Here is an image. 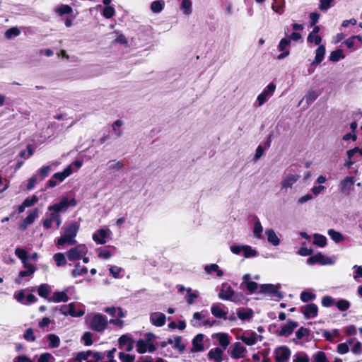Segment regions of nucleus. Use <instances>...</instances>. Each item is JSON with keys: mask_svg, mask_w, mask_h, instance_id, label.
<instances>
[{"mask_svg": "<svg viewBox=\"0 0 362 362\" xmlns=\"http://www.w3.org/2000/svg\"><path fill=\"white\" fill-rule=\"evenodd\" d=\"M88 273V269L86 267H79V264H78L76 265V267L72 270L71 274L74 277H76L78 276H81L83 274H86Z\"/></svg>", "mask_w": 362, "mask_h": 362, "instance_id": "obj_48", "label": "nucleus"}, {"mask_svg": "<svg viewBox=\"0 0 362 362\" xmlns=\"http://www.w3.org/2000/svg\"><path fill=\"white\" fill-rule=\"evenodd\" d=\"M328 235L337 243L342 242L344 240L343 235L334 229H329L328 230Z\"/></svg>", "mask_w": 362, "mask_h": 362, "instance_id": "obj_37", "label": "nucleus"}, {"mask_svg": "<svg viewBox=\"0 0 362 362\" xmlns=\"http://www.w3.org/2000/svg\"><path fill=\"white\" fill-rule=\"evenodd\" d=\"M308 264H320L321 265H330L334 263L332 258L322 255L321 252H318L315 255L310 256L307 259Z\"/></svg>", "mask_w": 362, "mask_h": 362, "instance_id": "obj_9", "label": "nucleus"}, {"mask_svg": "<svg viewBox=\"0 0 362 362\" xmlns=\"http://www.w3.org/2000/svg\"><path fill=\"white\" fill-rule=\"evenodd\" d=\"M354 185V179L353 177L346 176L339 184L340 191L341 193L349 195Z\"/></svg>", "mask_w": 362, "mask_h": 362, "instance_id": "obj_18", "label": "nucleus"}, {"mask_svg": "<svg viewBox=\"0 0 362 362\" xmlns=\"http://www.w3.org/2000/svg\"><path fill=\"white\" fill-rule=\"evenodd\" d=\"M223 351L221 348L211 349L208 353V357L214 362H222Z\"/></svg>", "mask_w": 362, "mask_h": 362, "instance_id": "obj_24", "label": "nucleus"}, {"mask_svg": "<svg viewBox=\"0 0 362 362\" xmlns=\"http://www.w3.org/2000/svg\"><path fill=\"white\" fill-rule=\"evenodd\" d=\"M15 255L21 260V262L27 261L28 256L27 252L23 248H16L15 250Z\"/></svg>", "mask_w": 362, "mask_h": 362, "instance_id": "obj_50", "label": "nucleus"}, {"mask_svg": "<svg viewBox=\"0 0 362 362\" xmlns=\"http://www.w3.org/2000/svg\"><path fill=\"white\" fill-rule=\"evenodd\" d=\"M312 362H329L325 352L319 351L313 355V361Z\"/></svg>", "mask_w": 362, "mask_h": 362, "instance_id": "obj_43", "label": "nucleus"}, {"mask_svg": "<svg viewBox=\"0 0 362 362\" xmlns=\"http://www.w3.org/2000/svg\"><path fill=\"white\" fill-rule=\"evenodd\" d=\"M204 270L208 274H211V272H216V275L219 277L223 275V271L219 269V267L216 264L206 265L204 267Z\"/></svg>", "mask_w": 362, "mask_h": 362, "instance_id": "obj_35", "label": "nucleus"}, {"mask_svg": "<svg viewBox=\"0 0 362 362\" xmlns=\"http://www.w3.org/2000/svg\"><path fill=\"white\" fill-rule=\"evenodd\" d=\"M23 338L30 342H33L36 340V337L34 334V331L33 328H28L25 330L23 334Z\"/></svg>", "mask_w": 362, "mask_h": 362, "instance_id": "obj_51", "label": "nucleus"}, {"mask_svg": "<svg viewBox=\"0 0 362 362\" xmlns=\"http://www.w3.org/2000/svg\"><path fill=\"white\" fill-rule=\"evenodd\" d=\"M313 244L320 247H324L327 245V238L325 236L315 233L313 235Z\"/></svg>", "mask_w": 362, "mask_h": 362, "instance_id": "obj_31", "label": "nucleus"}, {"mask_svg": "<svg viewBox=\"0 0 362 362\" xmlns=\"http://www.w3.org/2000/svg\"><path fill=\"white\" fill-rule=\"evenodd\" d=\"M118 356L119 358L122 362H134L135 359V356L134 355H130L124 352H119Z\"/></svg>", "mask_w": 362, "mask_h": 362, "instance_id": "obj_56", "label": "nucleus"}, {"mask_svg": "<svg viewBox=\"0 0 362 362\" xmlns=\"http://www.w3.org/2000/svg\"><path fill=\"white\" fill-rule=\"evenodd\" d=\"M69 299V298L66 291H56L48 298V301L55 303L67 302Z\"/></svg>", "mask_w": 362, "mask_h": 362, "instance_id": "obj_23", "label": "nucleus"}, {"mask_svg": "<svg viewBox=\"0 0 362 362\" xmlns=\"http://www.w3.org/2000/svg\"><path fill=\"white\" fill-rule=\"evenodd\" d=\"M316 45H319L315 50V57L314 60L312 62L311 65L320 64L325 58V47L323 45H320L322 42V37L319 35L313 34V40Z\"/></svg>", "mask_w": 362, "mask_h": 362, "instance_id": "obj_4", "label": "nucleus"}, {"mask_svg": "<svg viewBox=\"0 0 362 362\" xmlns=\"http://www.w3.org/2000/svg\"><path fill=\"white\" fill-rule=\"evenodd\" d=\"M334 303V299L329 296H325L322 298V305L324 307L328 308Z\"/></svg>", "mask_w": 362, "mask_h": 362, "instance_id": "obj_60", "label": "nucleus"}, {"mask_svg": "<svg viewBox=\"0 0 362 362\" xmlns=\"http://www.w3.org/2000/svg\"><path fill=\"white\" fill-rule=\"evenodd\" d=\"M115 13V8L111 6H106L103 10V16L106 18H111Z\"/></svg>", "mask_w": 362, "mask_h": 362, "instance_id": "obj_52", "label": "nucleus"}, {"mask_svg": "<svg viewBox=\"0 0 362 362\" xmlns=\"http://www.w3.org/2000/svg\"><path fill=\"white\" fill-rule=\"evenodd\" d=\"M300 298L303 302L306 303L310 300H313L315 299L316 295L312 292L303 291L300 293Z\"/></svg>", "mask_w": 362, "mask_h": 362, "instance_id": "obj_45", "label": "nucleus"}, {"mask_svg": "<svg viewBox=\"0 0 362 362\" xmlns=\"http://www.w3.org/2000/svg\"><path fill=\"white\" fill-rule=\"evenodd\" d=\"M235 291L230 286L223 284L218 293V298L222 300H231L233 302H237L235 298H233Z\"/></svg>", "mask_w": 362, "mask_h": 362, "instance_id": "obj_14", "label": "nucleus"}, {"mask_svg": "<svg viewBox=\"0 0 362 362\" xmlns=\"http://www.w3.org/2000/svg\"><path fill=\"white\" fill-rule=\"evenodd\" d=\"M47 340L49 341V347L51 349L57 348L60 345V339L54 334H49L47 336Z\"/></svg>", "mask_w": 362, "mask_h": 362, "instance_id": "obj_32", "label": "nucleus"}, {"mask_svg": "<svg viewBox=\"0 0 362 362\" xmlns=\"http://www.w3.org/2000/svg\"><path fill=\"white\" fill-rule=\"evenodd\" d=\"M165 2L163 0L154 1L151 4V10L153 13H160L164 8Z\"/></svg>", "mask_w": 362, "mask_h": 362, "instance_id": "obj_36", "label": "nucleus"}, {"mask_svg": "<svg viewBox=\"0 0 362 362\" xmlns=\"http://www.w3.org/2000/svg\"><path fill=\"white\" fill-rule=\"evenodd\" d=\"M320 95V93L315 90H309L305 98L307 104L313 103Z\"/></svg>", "mask_w": 362, "mask_h": 362, "instance_id": "obj_42", "label": "nucleus"}, {"mask_svg": "<svg viewBox=\"0 0 362 362\" xmlns=\"http://www.w3.org/2000/svg\"><path fill=\"white\" fill-rule=\"evenodd\" d=\"M28 213V214L27 217L19 224V229L21 230H25L28 225L32 224L35 221V218L38 217L39 210L35 208L34 209L29 210Z\"/></svg>", "mask_w": 362, "mask_h": 362, "instance_id": "obj_12", "label": "nucleus"}, {"mask_svg": "<svg viewBox=\"0 0 362 362\" xmlns=\"http://www.w3.org/2000/svg\"><path fill=\"white\" fill-rule=\"evenodd\" d=\"M182 339L181 336H177L174 338L173 348L177 349L180 354H182L186 349V345L182 343Z\"/></svg>", "mask_w": 362, "mask_h": 362, "instance_id": "obj_34", "label": "nucleus"}, {"mask_svg": "<svg viewBox=\"0 0 362 362\" xmlns=\"http://www.w3.org/2000/svg\"><path fill=\"white\" fill-rule=\"evenodd\" d=\"M51 358H54L51 354L43 353L40 356L37 362H50Z\"/></svg>", "mask_w": 362, "mask_h": 362, "instance_id": "obj_64", "label": "nucleus"}, {"mask_svg": "<svg viewBox=\"0 0 362 362\" xmlns=\"http://www.w3.org/2000/svg\"><path fill=\"white\" fill-rule=\"evenodd\" d=\"M335 305L340 311H346L351 306L349 301L345 299H341L335 303Z\"/></svg>", "mask_w": 362, "mask_h": 362, "instance_id": "obj_40", "label": "nucleus"}, {"mask_svg": "<svg viewBox=\"0 0 362 362\" xmlns=\"http://www.w3.org/2000/svg\"><path fill=\"white\" fill-rule=\"evenodd\" d=\"M245 286L250 293H254L258 288V284L252 281H247Z\"/></svg>", "mask_w": 362, "mask_h": 362, "instance_id": "obj_58", "label": "nucleus"}, {"mask_svg": "<svg viewBox=\"0 0 362 362\" xmlns=\"http://www.w3.org/2000/svg\"><path fill=\"white\" fill-rule=\"evenodd\" d=\"M150 321L156 327H162L165 324L166 317L162 313L155 312L151 314Z\"/></svg>", "mask_w": 362, "mask_h": 362, "instance_id": "obj_20", "label": "nucleus"}, {"mask_svg": "<svg viewBox=\"0 0 362 362\" xmlns=\"http://www.w3.org/2000/svg\"><path fill=\"white\" fill-rule=\"evenodd\" d=\"M92 351L88 350L87 351H81L77 354L76 358L74 359V362H80L82 360H87L88 358L91 356Z\"/></svg>", "mask_w": 362, "mask_h": 362, "instance_id": "obj_47", "label": "nucleus"}, {"mask_svg": "<svg viewBox=\"0 0 362 362\" xmlns=\"http://www.w3.org/2000/svg\"><path fill=\"white\" fill-rule=\"evenodd\" d=\"M275 89L276 85L274 83H270L257 96V100L258 102V105L262 106L269 98L272 96Z\"/></svg>", "mask_w": 362, "mask_h": 362, "instance_id": "obj_10", "label": "nucleus"}, {"mask_svg": "<svg viewBox=\"0 0 362 362\" xmlns=\"http://www.w3.org/2000/svg\"><path fill=\"white\" fill-rule=\"evenodd\" d=\"M52 168L50 165H44L39 170V174L42 178L47 177L51 171Z\"/></svg>", "mask_w": 362, "mask_h": 362, "instance_id": "obj_63", "label": "nucleus"}, {"mask_svg": "<svg viewBox=\"0 0 362 362\" xmlns=\"http://www.w3.org/2000/svg\"><path fill=\"white\" fill-rule=\"evenodd\" d=\"M212 337L218 339L223 349H226L230 344V336L228 333H216L213 334Z\"/></svg>", "mask_w": 362, "mask_h": 362, "instance_id": "obj_22", "label": "nucleus"}, {"mask_svg": "<svg viewBox=\"0 0 362 362\" xmlns=\"http://www.w3.org/2000/svg\"><path fill=\"white\" fill-rule=\"evenodd\" d=\"M245 258H250L257 255V251L252 249L249 245H245L243 248Z\"/></svg>", "mask_w": 362, "mask_h": 362, "instance_id": "obj_55", "label": "nucleus"}, {"mask_svg": "<svg viewBox=\"0 0 362 362\" xmlns=\"http://www.w3.org/2000/svg\"><path fill=\"white\" fill-rule=\"evenodd\" d=\"M230 356L234 359L243 358L247 353L246 348L240 342H235L233 345Z\"/></svg>", "mask_w": 362, "mask_h": 362, "instance_id": "obj_15", "label": "nucleus"}, {"mask_svg": "<svg viewBox=\"0 0 362 362\" xmlns=\"http://www.w3.org/2000/svg\"><path fill=\"white\" fill-rule=\"evenodd\" d=\"M53 259L58 267H63L66 264V260L64 253L58 252L54 254Z\"/></svg>", "mask_w": 362, "mask_h": 362, "instance_id": "obj_39", "label": "nucleus"}, {"mask_svg": "<svg viewBox=\"0 0 362 362\" xmlns=\"http://www.w3.org/2000/svg\"><path fill=\"white\" fill-rule=\"evenodd\" d=\"M80 228V224L76 221L70 223L68 226L63 227L64 234L57 239V245L58 246H62L66 243L69 245H74L76 243L75 237L76 236L78 230Z\"/></svg>", "mask_w": 362, "mask_h": 362, "instance_id": "obj_1", "label": "nucleus"}, {"mask_svg": "<svg viewBox=\"0 0 362 362\" xmlns=\"http://www.w3.org/2000/svg\"><path fill=\"white\" fill-rule=\"evenodd\" d=\"M298 324L297 322L288 320L287 325L283 326L281 329L277 332L279 336L281 337H289L293 332L295 328L298 327Z\"/></svg>", "mask_w": 362, "mask_h": 362, "instance_id": "obj_17", "label": "nucleus"}, {"mask_svg": "<svg viewBox=\"0 0 362 362\" xmlns=\"http://www.w3.org/2000/svg\"><path fill=\"white\" fill-rule=\"evenodd\" d=\"M181 8L184 13L189 14L192 13V1L190 0H182Z\"/></svg>", "mask_w": 362, "mask_h": 362, "instance_id": "obj_53", "label": "nucleus"}, {"mask_svg": "<svg viewBox=\"0 0 362 362\" xmlns=\"http://www.w3.org/2000/svg\"><path fill=\"white\" fill-rule=\"evenodd\" d=\"M92 336L93 334L90 332H86L83 334L82 340L83 341L86 346H90L93 344Z\"/></svg>", "mask_w": 362, "mask_h": 362, "instance_id": "obj_59", "label": "nucleus"}, {"mask_svg": "<svg viewBox=\"0 0 362 362\" xmlns=\"http://www.w3.org/2000/svg\"><path fill=\"white\" fill-rule=\"evenodd\" d=\"M133 339L127 334L122 335L118 339V344L119 348H122L124 346L132 341Z\"/></svg>", "mask_w": 362, "mask_h": 362, "instance_id": "obj_57", "label": "nucleus"}, {"mask_svg": "<svg viewBox=\"0 0 362 362\" xmlns=\"http://www.w3.org/2000/svg\"><path fill=\"white\" fill-rule=\"evenodd\" d=\"M300 177L299 175H290L286 176V178H284L281 181V187L282 188H291L292 185L297 182L298 178Z\"/></svg>", "mask_w": 362, "mask_h": 362, "instance_id": "obj_27", "label": "nucleus"}, {"mask_svg": "<svg viewBox=\"0 0 362 362\" xmlns=\"http://www.w3.org/2000/svg\"><path fill=\"white\" fill-rule=\"evenodd\" d=\"M310 334V330L308 328H305L303 327H300L296 332V337L297 339L300 340L304 337H309Z\"/></svg>", "mask_w": 362, "mask_h": 362, "instance_id": "obj_44", "label": "nucleus"}, {"mask_svg": "<svg viewBox=\"0 0 362 362\" xmlns=\"http://www.w3.org/2000/svg\"><path fill=\"white\" fill-rule=\"evenodd\" d=\"M88 327L95 332H104L108 325L107 318L101 313H95L87 320Z\"/></svg>", "mask_w": 362, "mask_h": 362, "instance_id": "obj_2", "label": "nucleus"}, {"mask_svg": "<svg viewBox=\"0 0 362 362\" xmlns=\"http://www.w3.org/2000/svg\"><path fill=\"white\" fill-rule=\"evenodd\" d=\"M293 362H310V358L305 352H297L293 356Z\"/></svg>", "mask_w": 362, "mask_h": 362, "instance_id": "obj_41", "label": "nucleus"}, {"mask_svg": "<svg viewBox=\"0 0 362 362\" xmlns=\"http://www.w3.org/2000/svg\"><path fill=\"white\" fill-rule=\"evenodd\" d=\"M77 204V201L73 198L69 199L68 197H64L61 199L59 203L50 205L48 207L49 211H54L57 213L66 211L69 206H75Z\"/></svg>", "mask_w": 362, "mask_h": 362, "instance_id": "obj_3", "label": "nucleus"}, {"mask_svg": "<svg viewBox=\"0 0 362 362\" xmlns=\"http://www.w3.org/2000/svg\"><path fill=\"white\" fill-rule=\"evenodd\" d=\"M257 292L259 293H267L271 297L283 298V295L279 291L278 287L272 284H261Z\"/></svg>", "mask_w": 362, "mask_h": 362, "instance_id": "obj_8", "label": "nucleus"}, {"mask_svg": "<svg viewBox=\"0 0 362 362\" xmlns=\"http://www.w3.org/2000/svg\"><path fill=\"white\" fill-rule=\"evenodd\" d=\"M73 173L71 166L69 165L66 166L62 172H57L54 173L52 178L47 182L49 187H54L57 185V181L63 182L67 177L70 176Z\"/></svg>", "mask_w": 362, "mask_h": 362, "instance_id": "obj_5", "label": "nucleus"}, {"mask_svg": "<svg viewBox=\"0 0 362 362\" xmlns=\"http://www.w3.org/2000/svg\"><path fill=\"white\" fill-rule=\"evenodd\" d=\"M21 31L16 27H13L8 29L5 33V37L7 39H11L13 37H17L20 35Z\"/></svg>", "mask_w": 362, "mask_h": 362, "instance_id": "obj_46", "label": "nucleus"}, {"mask_svg": "<svg viewBox=\"0 0 362 362\" xmlns=\"http://www.w3.org/2000/svg\"><path fill=\"white\" fill-rule=\"evenodd\" d=\"M145 339H139L136 341V351L139 354H145L147 352V344L150 341L154 340L156 335L152 332H147L144 335Z\"/></svg>", "mask_w": 362, "mask_h": 362, "instance_id": "obj_11", "label": "nucleus"}, {"mask_svg": "<svg viewBox=\"0 0 362 362\" xmlns=\"http://www.w3.org/2000/svg\"><path fill=\"white\" fill-rule=\"evenodd\" d=\"M204 335L203 334H197L192 339V347L190 351L192 353L201 352L204 350V346L202 344Z\"/></svg>", "mask_w": 362, "mask_h": 362, "instance_id": "obj_19", "label": "nucleus"}, {"mask_svg": "<svg viewBox=\"0 0 362 362\" xmlns=\"http://www.w3.org/2000/svg\"><path fill=\"white\" fill-rule=\"evenodd\" d=\"M337 351L340 354H345L349 351L347 343H341L337 345Z\"/></svg>", "mask_w": 362, "mask_h": 362, "instance_id": "obj_61", "label": "nucleus"}, {"mask_svg": "<svg viewBox=\"0 0 362 362\" xmlns=\"http://www.w3.org/2000/svg\"><path fill=\"white\" fill-rule=\"evenodd\" d=\"M122 124L123 122L120 119H117L112 125V130L114 131L115 135L118 137L122 135V131L117 127H120Z\"/></svg>", "mask_w": 362, "mask_h": 362, "instance_id": "obj_54", "label": "nucleus"}, {"mask_svg": "<svg viewBox=\"0 0 362 362\" xmlns=\"http://www.w3.org/2000/svg\"><path fill=\"white\" fill-rule=\"evenodd\" d=\"M265 233L267 235V240L269 243H270L274 246H277L279 245L280 239L278 238L273 229H268Z\"/></svg>", "mask_w": 362, "mask_h": 362, "instance_id": "obj_29", "label": "nucleus"}, {"mask_svg": "<svg viewBox=\"0 0 362 362\" xmlns=\"http://www.w3.org/2000/svg\"><path fill=\"white\" fill-rule=\"evenodd\" d=\"M237 315L242 320H250L253 316V310L251 308H247L246 310L243 308L238 309Z\"/></svg>", "mask_w": 362, "mask_h": 362, "instance_id": "obj_30", "label": "nucleus"}, {"mask_svg": "<svg viewBox=\"0 0 362 362\" xmlns=\"http://www.w3.org/2000/svg\"><path fill=\"white\" fill-rule=\"evenodd\" d=\"M56 11L59 16H63L65 14H71L73 12V9L69 5L62 4L57 8Z\"/></svg>", "mask_w": 362, "mask_h": 362, "instance_id": "obj_38", "label": "nucleus"}, {"mask_svg": "<svg viewBox=\"0 0 362 362\" xmlns=\"http://www.w3.org/2000/svg\"><path fill=\"white\" fill-rule=\"evenodd\" d=\"M107 236V230L103 228L99 229L93 235V240L98 244L104 245Z\"/></svg>", "mask_w": 362, "mask_h": 362, "instance_id": "obj_26", "label": "nucleus"}, {"mask_svg": "<svg viewBox=\"0 0 362 362\" xmlns=\"http://www.w3.org/2000/svg\"><path fill=\"white\" fill-rule=\"evenodd\" d=\"M263 231V228L261 225L260 221L258 220L255 222L254 224V228H253V233L255 237L257 238H260L262 237V233Z\"/></svg>", "mask_w": 362, "mask_h": 362, "instance_id": "obj_49", "label": "nucleus"}, {"mask_svg": "<svg viewBox=\"0 0 362 362\" xmlns=\"http://www.w3.org/2000/svg\"><path fill=\"white\" fill-rule=\"evenodd\" d=\"M50 291H51V287L47 284H40L39 286V287H38V289H37L38 295L40 297L47 299V300H48V298H50L49 296V294Z\"/></svg>", "mask_w": 362, "mask_h": 362, "instance_id": "obj_28", "label": "nucleus"}, {"mask_svg": "<svg viewBox=\"0 0 362 362\" xmlns=\"http://www.w3.org/2000/svg\"><path fill=\"white\" fill-rule=\"evenodd\" d=\"M211 311L212 315L214 316H215L216 317L223 318L225 320L227 319L228 312L223 310L221 308V304L220 303H214L211 305Z\"/></svg>", "mask_w": 362, "mask_h": 362, "instance_id": "obj_25", "label": "nucleus"}, {"mask_svg": "<svg viewBox=\"0 0 362 362\" xmlns=\"http://www.w3.org/2000/svg\"><path fill=\"white\" fill-rule=\"evenodd\" d=\"M300 311L305 319H312L317 316L318 307L315 303H308L300 308Z\"/></svg>", "mask_w": 362, "mask_h": 362, "instance_id": "obj_13", "label": "nucleus"}, {"mask_svg": "<svg viewBox=\"0 0 362 362\" xmlns=\"http://www.w3.org/2000/svg\"><path fill=\"white\" fill-rule=\"evenodd\" d=\"M61 313L64 315H69L72 317H81L84 315V311L83 310H76L74 303H71L69 305H64L59 309Z\"/></svg>", "mask_w": 362, "mask_h": 362, "instance_id": "obj_16", "label": "nucleus"}, {"mask_svg": "<svg viewBox=\"0 0 362 362\" xmlns=\"http://www.w3.org/2000/svg\"><path fill=\"white\" fill-rule=\"evenodd\" d=\"M274 354L276 362H288L291 355V351L286 346H281L274 349Z\"/></svg>", "mask_w": 362, "mask_h": 362, "instance_id": "obj_6", "label": "nucleus"}, {"mask_svg": "<svg viewBox=\"0 0 362 362\" xmlns=\"http://www.w3.org/2000/svg\"><path fill=\"white\" fill-rule=\"evenodd\" d=\"M257 338H259V340H262V336L258 335L255 332H252L248 337L245 335H241L240 337V339L248 346L255 344L257 341Z\"/></svg>", "mask_w": 362, "mask_h": 362, "instance_id": "obj_21", "label": "nucleus"}, {"mask_svg": "<svg viewBox=\"0 0 362 362\" xmlns=\"http://www.w3.org/2000/svg\"><path fill=\"white\" fill-rule=\"evenodd\" d=\"M87 252V247L85 245H78L71 248L66 252V256L70 261L81 259L83 255Z\"/></svg>", "mask_w": 362, "mask_h": 362, "instance_id": "obj_7", "label": "nucleus"}, {"mask_svg": "<svg viewBox=\"0 0 362 362\" xmlns=\"http://www.w3.org/2000/svg\"><path fill=\"white\" fill-rule=\"evenodd\" d=\"M344 57L345 55L343 53V50L341 49H337L330 53L329 59L331 62H337L341 59H344Z\"/></svg>", "mask_w": 362, "mask_h": 362, "instance_id": "obj_33", "label": "nucleus"}, {"mask_svg": "<svg viewBox=\"0 0 362 362\" xmlns=\"http://www.w3.org/2000/svg\"><path fill=\"white\" fill-rule=\"evenodd\" d=\"M98 256L103 259H109L112 256V253L110 250L105 249H98Z\"/></svg>", "mask_w": 362, "mask_h": 362, "instance_id": "obj_62", "label": "nucleus"}]
</instances>
